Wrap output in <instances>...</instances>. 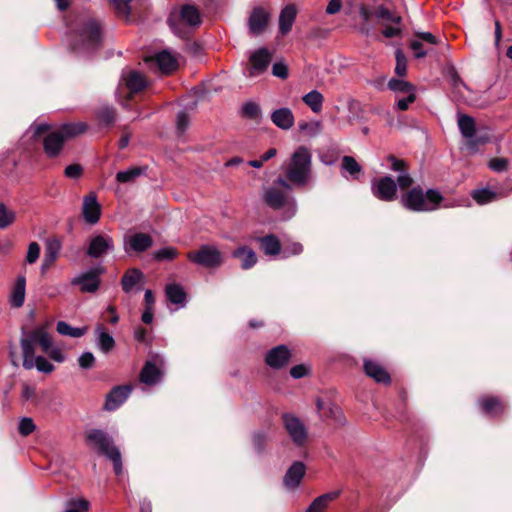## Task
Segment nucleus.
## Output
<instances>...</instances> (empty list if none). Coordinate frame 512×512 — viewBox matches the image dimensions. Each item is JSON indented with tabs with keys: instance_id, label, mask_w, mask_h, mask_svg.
<instances>
[{
	"instance_id": "f257e3e1",
	"label": "nucleus",
	"mask_w": 512,
	"mask_h": 512,
	"mask_svg": "<svg viewBox=\"0 0 512 512\" xmlns=\"http://www.w3.org/2000/svg\"><path fill=\"white\" fill-rule=\"evenodd\" d=\"M101 23L89 16L78 17L67 34V44L76 57L91 58L101 47Z\"/></svg>"
},
{
	"instance_id": "f03ea898",
	"label": "nucleus",
	"mask_w": 512,
	"mask_h": 512,
	"mask_svg": "<svg viewBox=\"0 0 512 512\" xmlns=\"http://www.w3.org/2000/svg\"><path fill=\"white\" fill-rule=\"evenodd\" d=\"M285 178L279 177L276 184L292 191L293 186L305 187L312 177V155L310 151L301 146L291 155L284 171Z\"/></svg>"
},
{
	"instance_id": "7ed1b4c3",
	"label": "nucleus",
	"mask_w": 512,
	"mask_h": 512,
	"mask_svg": "<svg viewBox=\"0 0 512 512\" xmlns=\"http://www.w3.org/2000/svg\"><path fill=\"white\" fill-rule=\"evenodd\" d=\"M387 161L389 163V168L394 172H398L397 182H395L390 176L374 179L371 182V191L379 200L390 202L396 198L397 186L401 189H406L412 185L413 179L408 173L406 164L403 160L394 156H389Z\"/></svg>"
},
{
	"instance_id": "20e7f679",
	"label": "nucleus",
	"mask_w": 512,
	"mask_h": 512,
	"mask_svg": "<svg viewBox=\"0 0 512 512\" xmlns=\"http://www.w3.org/2000/svg\"><path fill=\"white\" fill-rule=\"evenodd\" d=\"M86 440L92 445L98 454L106 456L113 464L116 475L123 470L120 450L115 446L113 438L100 429H91L86 433Z\"/></svg>"
},
{
	"instance_id": "39448f33",
	"label": "nucleus",
	"mask_w": 512,
	"mask_h": 512,
	"mask_svg": "<svg viewBox=\"0 0 512 512\" xmlns=\"http://www.w3.org/2000/svg\"><path fill=\"white\" fill-rule=\"evenodd\" d=\"M442 201L438 190L428 189L424 192L420 187H414L401 198L402 205L415 212H428L436 210Z\"/></svg>"
},
{
	"instance_id": "423d86ee",
	"label": "nucleus",
	"mask_w": 512,
	"mask_h": 512,
	"mask_svg": "<svg viewBox=\"0 0 512 512\" xmlns=\"http://www.w3.org/2000/svg\"><path fill=\"white\" fill-rule=\"evenodd\" d=\"M291 192L276 184L275 181L272 186L264 189L262 198L270 208L281 211L283 218L290 219L297 211L296 199Z\"/></svg>"
},
{
	"instance_id": "0eeeda50",
	"label": "nucleus",
	"mask_w": 512,
	"mask_h": 512,
	"mask_svg": "<svg viewBox=\"0 0 512 512\" xmlns=\"http://www.w3.org/2000/svg\"><path fill=\"white\" fill-rule=\"evenodd\" d=\"M51 340L52 338L45 326H38L30 332H23L20 340L23 356H33L35 354V346H39L42 352L48 351Z\"/></svg>"
},
{
	"instance_id": "6e6552de",
	"label": "nucleus",
	"mask_w": 512,
	"mask_h": 512,
	"mask_svg": "<svg viewBox=\"0 0 512 512\" xmlns=\"http://www.w3.org/2000/svg\"><path fill=\"white\" fill-rule=\"evenodd\" d=\"M178 21L190 27H198L201 24L199 10L193 5H184L178 13H172L167 23L174 34L184 37V32L179 28Z\"/></svg>"
},
{
	"instance_id": "1a4fd4ad",
	"label": "nucleus",
	"mask_w": 512,
	"mask_h": 512,
	"mask_svg": "<svg viewBox=\"0 0 512 512\" xmlns=\"http://www.w3.org/2000/svg\"><path fill=\"white\" fill-rule=\"evenodd\" d=\"M188 259L206 268H217L223 263L222 253L219 249L214 245L208 244L202 245L196 252H190Z\"/></svg>"
},
{
	"instance_id": "9d476101",
	"label": "nucleus",
	"mask_w": 512,
	"mask_h": 512,
	"mask_svg": "<svg viewBox=\"0 0 512 512\" xmlns=\"http://www.w3.org/2000/svg\"><path fill=\"white\" fill-rule=\"evenodd\" d=\"M282 420L293 443L297 446H302L307 439V430L302 421L291 413H284Z\"/></svg>"
},
{
	"instance_id": "9b49d317",
	"label": "nucleus",
	"mask_w": 512,
	"mask_h": 512,
	"mask_svg": "<svg viewBox=\"0 0 512 512\" xmlns=\"http://www.w3.org/2000/svg\"><path fill=\"white\" fill-rule=\"evenodd\" d=\"M102 269L92 268L82 272L71 280V285L78 286L82 293H95L100 286L99 274Z\"/></svg>"
},
{
	"instance_id": "f8f14e48",
	"label": "nucleus",
	"mask_w": 512,
	"mask_h": 512,
	"mask_svg": "<svg viewBox=\"0 0 512 512\" xmlns=\"http://www.w3.org/2000/svg\"><path fill=\"white\" fill-rule=\"evenodd\" d=\"M272 55L267 48H259L250 57V66L247 68L248 77H256L262 74L269 66Z\"/></svg>"
},
{
	"instance_id": "ddd939ff",
	"label": "nucleus",
	"mask_w": 512,
	"mask_h": 512,
	"mask_svg": "<svg viewBox=\"0 0 512 512\" xmlns=\"http://www.w3.org/2000/svg\"><path fill=\"white\" fill-rule=\"evenodd\" d=\"M113 250V238L106 234H99L91 238L87 249V255L92 258H99Z\"/></svg>"
},
{
	"instance_id": "4468645a",
	"label": "nucleus",
	"mask_w": 512,
	"mask_h": 512,
	"mask_svg": "<svg viewBox=\"0 0 512 512\" xmlns=\"http://www.w3.org/2000/svg\"><path fill=\"white\" fill-rule=\"evenodd\" d=\"M101 205L95 193L91 192L83 197L81 213L86 223L95 225L101 217Z\"/></svg>"
},
{
	"instance_id": "2eb2a0df",
	"label": "nucleus",
	"mask_w": 512,
	"mask_h": 512,
	"mask_svg": "<svg viewBox=\"0 0 512 512\" xmlns=\"http://www.w3.org/2000/svg\"><path fill=\"white\" fill-rule=\"evenodd\" d=\"M131 392L132 387L130 385L113 387L106 396L104 409L107 411H115L127 400Z\"/></svg>"
},
{
	"instance_id": "dca6fc26",
	"label": "nucleus",
	"mask_w": 512,
	"mask_h": 512,
	"mask_svg": "<svg viewBox=\"0 0 512 512\" xmlns=\"http://www.w3.org/2000/svg\"><path fill=\"white\" fill-rule=\"evenodd\" d=\"M290 358L289 348L286 345H278L266 353L265 362L273 369H281L288 364Z\"/></svg>"
},
{
	"instance_id": "f3484780",
	"label": "nucleus",
	"mask_w": 512,
	"mask_h": 512,
	"mask_svg": "<svg viewBox=\"0 0 512 512\" xmlns=\"http://www.w3.org/2000/svg\"><path fill=\"white\" fill-rule=\"evenodd\" d=\"M306 473V467L303 462L295 461L286 471L283 484L288 490H295L299 487L303 477Z\"/></svg>"
},
{
	"instance_id": "a211bd4d",
	"label": "nucleus",
	"mask_w": 512,
	"mask_h": 512,
	"mask_svg": "<svg viewBox=\"0 0 512 512\" xmlns=\"http://www.w3.org/2000/svg\"><path fill=\"white\" fill-rule=\"evenodd\" d=\"M153 244L152 237L146 233H135L125 238L124 250L126 253L133 252H144L149 249Z\"/></svg>"
},
{
	"instance_id": "6ab92c4d",
	"label": "nucleus",
	"mask_w": 512,
	"mask_h": 512,
	"mask_svg": "<svg viewBox=\"0 0 512 512\" xmlns=\"http://www.w3.org/2000/svg\"><path fill=\"white\" fill-rule=\"evenodd\" d=\"M145 283V276L138 268L128 269L121 279L122 290L129 294L134 290H140Z\"/></svg>"
},
{
	"instance_id": "aec40b11",
	"label": "nucleus",
	"mask_w": 512,
	"mask_h": 512,
	"mask_svg": "<svg viewBox=\"0 0 512 512\" xmlns=\"http://www.w3.org/2000/svg\"><path fill=\"white\" fill-rule=\"evenodd\" d=\"M63 135L57 130L49 133L43 140V148L45 154L49 158H56L62 151L64 142Z\"/></svg>"
},
{
	"instance_id": "412c9836",
	"label": "nucleus",
	"mask_w": 512,
	"mask_h": 512,
	"mask_svg": "<svg viewBox=\"0 0 512 512\" xmlns=\"http://www.w3.org/2000/svg\"><path fill=\"white\" fill-rule=\"evenodd\" d=\"M158 358L147 361L140 372V381L146 385H155L161 380L162 373L157 367Z\"/></svg>"
},
{
	"instance_id": "4be33fe9",
	"label": "nucleus",
	"mask_w": 512,
	"mask_h": 512,
	"mask_svg": "<svg viewBox=\"0 0 512 512\" xmlns=\"http://www.w3.org/2000/svg\"><path fill=\"white\" fill-rule=\"evenodd\" d=\"M364 371L367 376L373 378L377 383L389 384L391 381L389 373L373 360H364Z\"/></svg>"
},
{
	"instance_id": "5701e85b",
	"label": "nucleus",
	"mask_w": 512,
	"mask_h": 512,
	"mask_svg": "<svg viewBox=\"0 0 512 512\" xmlns=\"http://www.w3.org/2000/svg\"><path fill=\"white\" fill-rule=\"evenodd\" d=\"M94 334L96 337V346L102 353L107 354L114 349L116 342L113 336L107 332L103 324H98L95 327Z\"/></svg>"
},
{
	"instance_id": "b1692460",
	"label": "nucleus",
	"mask_w": 512,
	"mask_h": 512,
	"mask_svg": "<svg viewBox=\"0 0 512 512\" xmlns=\"http://www.w3.org/2000/svg\"><path fill=\"white\" fill-rule=\"evenodd\" d=\"M26 295V277L18 275L15 284L9 296V303L14 308H20L25 302Z\"/></svg>"
},
{
	"instance_id": "393cba45",
	"label": "nucleus",
	"mask_w": 512,
	"mask_h": 512,
	"mask_svg": "<svg viewBox=\"0 0 512 512\" xmlns=\"http://www.w3.org/2000/svg\"><path fill=\"white\" fill-rule=\"evenodd\" d=\"M122 80L131 93L139 92L147 86L144 75L135 70L123 72Z\"/></svg>"
},
{
	"instance_id": "a878e982",
	"label": "nucleus",
	"mask_w": 512,
	"mask_h": 512,
	"mask_svg": "<svg viewBox=\"0 0 512 512\" xmlns=\"http://www.w3.org/2000/svg\"><path fill=\"white\" fill-rule=\"evenodd\" d=\"M154 62L163 74H170L178 67L176 57L168 50H163L154 56Z\"/></svg>"
},
{
	"instance_id": "bb28decb",
	"label": "nucleus",
	"mask_w": 512,
	"mask_h": 512,
	"mask_svg": "<svg viewBox=\"0 0 512 512\" xmlns=\"http://www.w3.org/2000/svg\"><path fill=\"white\" fill-rule=\"evenodd\" d=\"M294 115L287 107L279 108L271 113V121L278 128L289 130L294 125Z\"/></svg>"
},
{
	"instance_id": "cd10ccee",
	"label": "nucleus",
	"mask_w": 512,
	"mask_h": 512,
	"mask_svg": "<svg viewBox=\"0 0 512 512\" xmlns=\"http://www.w3.org/2000/svg\"><path fill=\"white\" fill-rule=\"evenodd\" d=\"M478 405L483 413L492 417L500 415L505 409L499 398L494 396L482 397L478 399Z\"/></svg>"
},
{
	"instance_id": "c85d7f7f",
	"label": "nucleus",
	"mask_w": 512,
	"mask_h": 512,
	"mask_svg": "<svg viewBox=\"0 0 512 512\" xmlns=\"http://www.w3.org/2000/svg\"><path fill=\"white\" fill-rule=\"evenodd\" d=\"M297 11L294 5H286L279 15V31L282 35H286L292 28L296 19Z\"/></svg>"
},
{
	"instance_id": "c756f323",
	"label": "nucleus",
	"mask_w": 512,
	"mask_h": 512,
	"mask_svg": "<svg viewBox=\"0 0 512 512\" xmlns=\"http://www.w3.org/2000/svg\"><path fill=\"white\" fill-rule=\"evenodd\" d=\"M23 367L25 369L36 368L39 372L42 373H51L54 370V366L43 356H35V354L31 357L23 356Z\"/></svg>"
},
{
	"instance_id": "7c9ffc66",
	"label": "nucleus",
	"mask_w": 512,
	"mask_h": 512,
	"mask_svg": "<svg viewBox=\"0 0 512 512\" xmlns=\"http://www.w3.org/2000/svg\"><path fill=\"white\" fill-rule=\"evenodd\" d=\"M268 22V13L262 9H254L249 18V29L253 34H260L266 27Z\"/></svg>"
},
{
	"instance_id": "2f4dec72",
	"label": "nucleus",
	"mask_w": 512,
	"mask_h": 512,
	"mask_svg": "<svg viewBox=\"0 0 512 512\" xmlns=\"http://www.w3.org/2000/svg\"><path fill=\"white\" fill-rule=\"evenodd\" d=\"M61 250V242L57 238L49 239L46 243L42 271H45L57 259Z\"/></svg>"
},
{
	"instance_id": "473e14b6",
	"label": "nucleus",
	"mask_w": 512,
	"mask_h": 512,
	"mask_svg": "<svg viewBox=\"0 0 512 512\" xmlns=\"http://www.w3.org/2000/svg\"><path fill=\"white\" fill-rule=\"evenodd\" d=\"M232 256L241 260V267L244 270L250 269L257 263L256 253L247 247H239L233 251Z\"/></svg>"
},
{
	"instance_id": "72a5a7b5",
	"label": "nucleus",
	"mask_w": 512,
	"mask_h": 512,
	"mask_svg": "<svg viewBox=\"0 0 512 512\" xmlns=\"http://www.w3.org/2000/svg\"><path fill=\"white\" fill-rule=\"evenodd\" d=\"M339 491H332L315 498L306 509V512H323L328 504L339 496Z\"/></svg>"
},
{
	"instance_id": "f704fd0d",
	"label": "nucleus",
	"mask_w": 512,
	"mask_h": 512,
	"mask_svg": "<svg viewBox=\"0 0 512 512\" xmlns=\"http://www.w3.org/2000/svg\"><path fill=\"white\" fill-rule=\"evenodd\" d=\"M165 293L168 301L179 306L184 307L186 304V293L179 284H168L165 288Z\"/></svg>"
},
{
	"instance_id": "c9c22d12",
	"label": "nucleus",
	"mask_w": 512,
	"mask_h": 512,
	"mask_svg": "<svg viewBox=\"0 0 512 512\" xmlns=\"http://www.w3.org/2000/svg\"><path fill=\"white\" fill-rule=\"evenodd\" d=\"M147 167L134 166L116 174V181L121 184L134 182L138 177L145 175Z\"/></svg>"
},
{
	"instance_id": "e433bc0d",
	"label": "nucleus",
	"mask_w": 512,
	"mask_h": 512,
	"mask_svg": "<svg viewBox=\"0 0 512 512\" xmlns=\"http://www.w3.org/2000/svg\"><path fill=\"white\" fill-rule=\"evenodd\" d=\"M258 241L260 243V248L266 255L276 256L281 251L280 241L273 234H269L264 237H261L258 239Z\"/></svg>"
},
{
	"instance_id": "4c0bfd02",
	"label": "nucleus",
	"mask_w": 512,
	"mask_h": 512,
	"mask_svg": "<svg viewBox=\"0 0 512 512\" xmlns=\"http://www.w3.org/2000/svg\"><path fill=\"white\" fill-rule=\"evenodd\" d=\"M471 196L480 205L491 203L499 199L500 197V195L496 191L490 188H481L473 190Z\"/></svg>"
},
{
	"instance_id": "58836bf2",
	"label": "nucleus",
	"mask_w": 512,
	"mask_h": 512,
	"mask_svg": "<svg viewBox=\"0 0 512 512\" xmlns=\"http://www.w3.org/2000/svg\"><path fill=\"white\" fill-rule=\"evenodd\" d=\"M87 327H72L65 321H58L56 324V331L63 336H69L72 338H80L87 332Z\"/></svg>"
},
{
	"instance_id": "ea45409f",
	"label": "nucleus",
	"mask_w": 512,
	"mask_h": 512,
	"mask_svg": "<svg viewBox=\"0 0 512 512\" xmlns=\"http://www.w3.org/2000/svg\"><path fill=\"white\" fill-rule=\"evenodd\" d=\"M342 175L345 177V173H348L353 179H357L358 175L362 171V167L352 156H343L341 161Z\"/></svg>"
},
{
	"instance_id": "a19ab883",
	"label": "nucleus",
	"mask_w": 512,
	"mask_h": 512,
	"mask_svg": "<svg viewBox=\"0 0 512 512\" xmlns=\"http://www.w3.org/2000/svg\"><path fill=\"white\" fill-rule=\"evenodd\" d=\"M302 100L314 113H319L322 110L324 97L318 90L308 92L302 97Z\"/></svg>"
},
{
	"instance_id": "79ce46f5",
	"label": "nucleus",
	"mask_w": 512,
	"mask_h": 512,
	"mask_svg": "<svg viewBox=\"0 0 512 512\" xmlns=\"http://www.w3.org/2000/svg\"><path fill=\"white\" fill-rule=\"evenodd\" d=\"M374 15L377 17L378 20L382 21L383 24L393 23L395 25H399L402 21L401 16L390 11L383 5H379L376 7Z\"/></svg>"
},
{
	"instance_id": "37998d69",
	"label": "nucleus",
	"mask_w": 512,
	"mask_h": 512,
	"mask_svg": "<svg viewBox=\"0 0 512 512\" xmlns=\"http://www.w3.org/2000/svg\"><path fill=\"white\" fill-rule=\"evenodd\" d=\"M491 139V135L488 131H475L473 138L468 139L466 147L471 153H476L479 146L488 143Z\"/></svg>"
},
{
	"instance_id": "c03bdc74",
	"label": "nucleus",
	"mask_w": 512,
	"mask_h": 512,
	"mask_svg": "<svg viewBox=\"0 0 512 512\" xmlns=\"http://www.w3.org/2000/svg\"><path fill=\"white\" fill-rule=\"evenodd\" d=\"M458 127L464 138H466L467 140L473 138L476 128L475 121L471 116L459 115Z\"/></svg>"
},
{
	"instance_id": "a18cd8bd",
	"label": "nucleus",
	"mask_w": 512,
	"mask_h": 512,
	"mask_svg": "<svg viewBox=\"0 0 512 512\" xmlns=\"http://www.w3.org/2000/svg\"><path fill=\"white\" fill-rule=\"evenodd\" d=\"M87 130V124L84 122L66 123L58 130L65 140L82 134Z\"/></svg>"
},
{
	"instance_id": "49530a36",
	"label": "nucleus",
	"mask_w": 512,
	"mask_h": 512,
	"mask_svg": "<svg viewBox=\"0 0 512 512\" xmlns=\"http://www.w3.org/2000/svg\"><path fill=\"white\" fill-rule=\"evenodd\" d=\"M241 115L249 120L259 121L261 119L262 113L260 106L257 103L248 101L242 105Z\"/></svg>"
},
{
	"instance_id": "de8ad7c7",
	"label": "nucleus",
	"mask_w": 512,
	"mask_h": 512,
	"mask_svg": "<svg viewBox=\"0 0 512 512\" xmlns=\"http://www.w3.org/2000/svg\"><path fill=\"white\" fill-rule=\"evenodd\" d=\"M388 87L390 90L398 93L408 94L410 92H415L414 86L406 80L392 78L388 82Z\"/></svg>"
},
{
	"instance_id": "09e8293b",
	"label": "nucleus",
	"mask_w": 512,
	"mask_h": 512,
	"mask_svg": "<svg viewBox=\"0 0 512 512\" xmlns=\"http://www.w3.org/2000/svg\"><path fill=\"white\" fill-rule=\"evenodd\" d=\"M89 507L90 503L86 499H70L66 503V509L64 512H87L89 510Z\"/></svg>"
},
{
	"instance_id": "8fccbe9b",
	"label": "nucleus",
	"mask_w": 512,
	"mask_h": 512,
	"mask_svg": "<svg viewBox=\"0 0 512 512\" xmlns=\"http://www.w3.org/2000/svg\"><path fill=\"white\" fill-rule=\"evenodd\" d=\"M15 220V213L0 203V229H5Z\"/></svg>"
},
{
	"instance_id": "3c124183",
	"label": "nucleus",
	"mask_w": 512,
	"mask_h": 512,
	"mask_svg": "<svg viewBox=\"0 0 512 512\" xmlns=\"http://www.w3.org/2000/svg\"><path fill=\"white\" fill-rule=\"evenodd\" d=\"M98 120L105 125H110L115 120V112L112 107L103 106L97 111Z\"/></svg>"
},
{
	"instance_id": "603ef678",
	"label": "nucleus",
	"mask_w": 512,
	"mask_h": 512,
	"mask_svg": "<svg viewBox=\"0 0 512 512\" xmlns=\"http://www.w3.org/2000/svg\"><path fill=\"white\" fill-rule=\"evenodd\" d=\"M395 58H396L395 73L398 76L403 77L406 75V72H407V59L401 49L396 50Z\"/></svg>"
},
{
	"instance_id": "864d4df0",
	"label": "nucleus",
	"mask_w": 512,
	"mask_h": 512,
	"mask_svg": "<svg viewBox=\"0 0 512 512\" xmlns=\"http://www.w3.org/2000/svg\"><path fill=\"white\" fill-rule=\"evenodd\" d=\"M178 255L174 247H164L154 252V258L158 261L172 260Z\"/></svg>"
},
{
	"instance_id": "5fc2aeb1",
	"label": "nucleus",
	"mask_w": 512,
	"mask_h": 512,
	"mask_svg": "<svg viewBox=\"0 0 512 512\" xmlns=\"http://www.w3.org/2000/svg\"><path fill=\"white\" fill-rule=\"evenodd\" d=\"M189 123H190V121H189L188 114L185 111H179L177 113V117H176L177 133L179 135L184 134L189 126Z\"/></svg>"
},
{
	"instance_id": "6e6d98bb",
	"label": "nucleus",
	"mask_w": 512,
	"mask_h": 512,
	"mask_svg": "<svg viewBox=\"0 0 512 512\" xmlns=\"http://www.w3.org/2000/svg\"><path fill=\"white\" fill-rule=\"evenodd\" d=\"M95 362V356L89 351L82 353L78 358V364L82 369H91Z\"/></svg>"
},
{
	"instance_id": "4d7b16f0",
	"label": "nucleus",
	"mask_w": 512,
	"mask_h": 512,
	"mask_svg": "<svg viewBox=\"0 0 512 512\" xmlns=\"http://www.w3.org/2000/svg\"><path fill=\"white\" fill-rule=\"evenodd\" d=\"M35 428H36V426H35L32 418L24 417L20 420L19 433L22 436L30 435L35 430Z\"/></svg>"
},
{
	"instance_id": "13d9d810",
	"label": "nucleus",
	"mask_w": 512,
	"mask_h": 512,
	"mask_svg": "<svg viewBox=\"0 0 512 512\" xmlns=\"http://www.w3.org/2000/svg\"><path fill=\"white\" fill-rule=\"evenodd\" d=\"M252 440L255 449L261 452L268 440V434L266 431H257L253 434Z\"/></svg>"
},
{
	"instance_id": "bf43d9fd",
	"label": "nucleus",
	"mask_w": 512,
	"mask_h": 512,
	"mask_svg": "<svg viewBox=\"0 0 512 512\" xmlns=\"http://www.w3.org/2000/svg\"><path fill=\"white\" fill-rule=\"evenodd\" d=\"M40 255V246L37 242H31L28 246V251L26 254V262L28 264H33L37 261Z\"/></svg>"
},
{
	"instance_id": "052dcab7",
	"label": "nucleus",
	"mask_w": 512,
	"mask_h": 512,
	"mask_svg": "<svg viewBox=\"0 0 512 512\" xmlns=\"http://www.w3.org/2000/svg\"><path fill=\"white\" fill-rule=\"evenodd\" d=\"M302 131L307 132L310 136H316L322 131V124L319 121H312L300 126Z\"/></svg>"
},
{
	"instance_id": "680f3d73",
	"label": "nucleus",
	"mask_w": 512,
	"mask_h": 512,
	"mask_svg": "<svg viewBox=\"0 0 512 512\" xmlns=\"http://www.w3.org/2000/svg\"><path fill=\"white\" fill-rule=\"evenodd\" d=\"M43 353L48 354L51 359L59 363L64 362L66 358L64 353L58 347L53 345L52 340L50 341V348L48 351H43Z\"/></svg>"
},
{
	"instance_id": "e2e57ef3",
	"label": "nucleus",
	"mask_w": 512,
	"mask_h": 512,
	"mask_svg": "<svg viewBox=\"0 0 512 512\" xmlns=\"http://www.w3.org/2000/svg\"><path fill=\"white\" fill-rule=\"evenodd\" d=\"M272 74L280 79L288 77L287 66L283 62H275L272 66Z\"/></svg>"
},
{
	"instance_id": "0e129e2a",
	"label": "nucleus",
	"mask_w": 512,
	"mask_h": 512,
	"mask_svg": "<svg viewBox=\"0 0 512 512\" xmlns=\"http://www.w3.org/2000/svg\"><path fill=\"white\" fill-rule=\"evenodd\" d=\"M82 171L79 164H71L65 168L64 174L67 178L78 179L82 175Z\"/></svg>"
},
{
	"instance_id": "69168bd1",
	"label": "nucleus",
	"mask_w": 512,
	"mask_h": 512,
	"mask_svg": "<svg viewBox=\"0 0 512 512\" xmlns=\"http://www.w3.org/2000/svg\"><path fill=\"white\" fill-rule=\"evenodd\" d=\"M49 129V125L46 123H34L32 124L27 133L31 134L33 138L39 137L42 133Z\"/></svg>"
},
{
	"instance_id": "338daca9",
	"label": "nucleus",
	"mask_w": 512,
	"mask_h": 512,
	"mask_svg": "<svg viewBox=\"0 0 512 512\" xmlns=\"http://www.w3.org/2000/svg\"><path fill=\"white\" fill-rule=\"evenodd\" d=\"M406 95V97L398 99L397 101V108L401 111L407 110L409 105L416 100L415 92H410Z\"/></svg>"
},
{
	"instance_id": "774afa93",
	"label": "nucleus",
	"mask_w": 512,
	"mask_h": 512,
	"mask_svg": "<svg viewBox=\"0 0 512 512\" xmlns=\"http://www.w3.org/2000/svg\"><path fill=\"white\" fill-rule=\"evenodd\" d=\"M508 161L504 158H494L489 162V167L495 172H502L507 169Z\"/></svg>"
}]
</instances>
